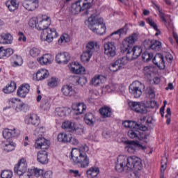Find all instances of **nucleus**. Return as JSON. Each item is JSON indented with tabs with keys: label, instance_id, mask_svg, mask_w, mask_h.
<instances>
[{
	"label": "nucleus",
	"instance_id": "nucleus-32",
	"mask_svg": "<svg viewBox=\"0 0 178 178\" xmlns=\"http://www.w3.org/2000/svg\"><path fill=\"white\" fill-rule=\"evenodd\" d=\"M150 45L149 48L150 49H153V51H161V48H162V43L158 40H152L149 41Z\"/></svg>",
	"mask_w": 178,
	"mask_h": 178
},
{
	"label": "nucleus",
	"instance_id": "nucleus-59",
	"mask_svg": "<svg viewBox=\"0 0 178 178\" xmlns=\"http://www.w3.org/2000/svg\"><path fill=\"white\" fill-rule=\"evenodd\" d=\"M17 108L20 111H22L23 112H26V111H27L28 109V107L25 104H19L18 107H17Z\"/></svg>",
	"mask_w": 178,
	"mask_h": 178
},
{
	"label": "nucleus",
	"instance_id": "nucleus-51",
	"mask_svg": "<svg viewBox=\"0 0 178 178\" xmlns=\"http://www.w3.org/2000/svg\"><path fill=\"white\" fill-rule=\"evenodd\" d=\"M75 74H86V69L83 66H79L76 70L74 72Z\"/></svg>",
	"mask_w": 178,
	"mask_h": 178
},
{
	"label": "nucleus",
	"instance_id": "nucleus-2",
	"mask_svg": "<svg viewBox=\"0 0 178 178\" xmlns=\"http://www.w3.org/2000/svg\"><path fill=\"white\" fill-rule=\"evenodd\" d=\"M51 25V18L46 15H42L41 18L38 20L36 25L37 30L42 31L40 34V39L42 41L47 42H52L54 38L59 36V33L56 32L54 28H49Z\"/></svg>",
	"mask_w": 178,
	"mask_h": 178
},
{
	"label": "nucleus",
	"instance_id": "nucleus-16",
	"mask_svg": "<svg viewBox=\"0 0 178 178\" xmlns=\"http://www.w3.org/2000/svg\"><path fill=\"white\" fill-rule=\"evenodd\" d=\"M72 109L76 112V115H83L87 110V106L84 103H74Z\"/></svg>",
	"mask_w": 178,
	"mask_h": 178
},
{
	"label": "nucleus",
	"instance_id": "nucleus-47",
	"mask_svg": "<svg viewBox=\"0 0 178 178\" xmlns=\"http://www.w3.org/2000/svg\"><path fill=\"white\" fill-rule=\"evenodd\" d=\"M70 41V38H69V35L65 33L62 36H60L58 40V42L63 44V42H69Z\"/></svg>",
	"mask_w": 178,
	"mask_h": 178
},
{
	"label": "nucleus",
	"instance_id": "nucleus-5",
	"mask_svg": "<svg viewBox=\"0 0 178 178\" xmlns=\"http://www.w3.org/2000/svg\"><path fill=\"white\" fill-rule=\"evenodd\" d=\"M134 42H136L135 35L129 36L122 42L121 52H127L129 60L137 59L143 54V49L140 47L136 46L133 47Z\"/></svg>",
	"mask_w": 178,
	"mask_h": 178
},
{
	"label": "nucleus",
	"instance_id": "nucleus-34",
	"mask_svg": "<svg viewBox=\"0 0 178 178\" xmlns=\"http://www.w3.org/2000/svg\"><path fill=\"white\" fill-rule=\"evenodd\" d=\"M146 22L148 24H149V26L151 27H152L154 29V30H155L156 31V33H155V35L156 37H157V35H160L161 31L158 29V25H156L155 22H154V20H152V18H151V17L147 18Z\"/></svg>",
	"mask_w": 178,
	"mask_h": 178
},
{
	"label": "nucleus",
	"instance_id": "nucleus-46",
	"mask_svg": "<svg viewBox=\"0 0 178 178\" xmlns=\"http://www.w3.org/2000/svg\"><path fill=\"white\" fill-rule=\"evenodd\" d=\"M120 69L122 68H120L118 63H116V61L112 63L109 67L111 72H118V70H120Z\"/></svg>",
	"mask_w": 178,
	"mask_h": 178
},
{
	"label": "nucleus",
	"instance_id": "nucleus-53",
	"mask_svg": "<svg viewBox=\"0 0 178 178\" xmlns=\"http://www.w3.org/2000/svg\"><path fill=\"white\" fill-rule=\"evenodd\" d=\"M68 143H70L72 145H79V140L76 138L72 137V135L70 136V140Z\"/></svg>",
	"mask_w": 178,
	"mask_h": 178
},
{
	"label": "nucleus",
	"instance_id": "nucleus-63",
	"mask_svg": "<svg viewBox=\"0 0 178 178\" xmlns=\"http://www.w3.org/2000/svg\"><path fill=\"white\" fill-rule=\"evenodd\" d=\"M42 106L44 109H49L51 104H49V102L47 100L46 102H42Z\"/></svg>",
	"mask_w": 178,
	"mask_h": 178
},
{
	"label": "nucleus",
	"instance_id": "nucleus-41",
	"mask_svg": "<svg viewBox=\"0 0 178 178\" xmlns=\"http://www.w3.org/2000/svg\"><path fill=\"white\" fill-rule=\"evenodd\" d=\"M47 85L49 86V87H50V88H54V87H57L58 79H56V78L55 77H51L48 80Z\"/></svg>",
	"mask_w": 178,
	"mask_h": 178
},
{
	"label": "nucleus",
	"instance_id": "nucleus-14",
	"mask_svg": "<svg viewBox=\"0 0 178 178\" xmlns=\"http://www.w3.org/2000/svg\"><path fill=\"white\" fill-rule=\"evenodd\" d=\"M70 60V54L68 52L58 53L56 56V61L58 65H67Z\"/></svg>",
	"mask_w": 178,
	"mask_h": 178
},
{
	"label": "nucleus",
	"instance_id": "nucleus-31",
	"mask_svg": "<svg viewBox=\"0 0 178 178\" xmlns=\"http://www.w3.org/2000/svg\"><path fill=\"white\" fill-rule=\"evenodd\" d=\"M13 55V50L10 48L3 49V47H0V56L1 58H9Z\"/></svg>",
	"mask_w": 178,
	"mask_h": 178
},
{
	"label": "nucleus",
	"instance_id": "nucleus-56",
	"mask_svg": "<svg viewBox=\"0 0 178 178\" xmlns=\"http://www.w3.org/2000/svg\"><path fill=\"white\" fill-rule=\"evenodd\" d=\"M70 173H71V175H73L74 177H80L81 176L78 170H70Z\"/></svg>",
	"mask_w": 178,
	"mask_h": 178
},
{
	"label": "nucleus",
	"instance_id": "nucleus-1",
	"mask_svg": "<svg viewBox=\"0 0 178 178\" xmlns=\"http://www.w3.org/2000/svg\"><path fill=\"white\" fill-rule=\"evenodd\" d=\"M143 169V163H141V159L136 156H126L120 155L117 159V163L115 165V170L119 173L122 172H131V170H135L138 172Z\"/></svg>",
	"mask_w": 178,
	"mask_h": 178
},
{
	"label": "nucleus",
	"instance_id": "nucleus-64",
	"mask_svg": "<svg viewBox=\"0 0 178 178\" xmlns=\"http://www.w3.org/2000/svg\"><path fill=\"white\" fill-rule=\"evenodd\" d=\"M83 120H84V122L86 123V124H90V114L86 113L85 115Z\"/></svg>",
	"mask_w": 178,
	"mask_h": 178
},
{
	"label": "nucleus",
	"instance_id": "nucleus-13",
	"mask_svg": "<svg viewBox=\"0 0 178 178\" xmlns=\"http://www.w3.org/2000/svg\"><path fill=\"white\" fill-rule=\"evenodd\" d=\"M129 106L131 111L136 112V113H147V107L143 104L138 102H130Z\"/></svg>",
	"mask_w": 178,
	"mask_h": 178
},
{
	"label": "nucleus",
	"instance_id": "nucleus-22",
	"mask_svg": "<svg viewBox=\"0 0 178 178\" xmlns=\"http://www.w3.org/2000/svg\"><path fill=\"white\" fill-rule=\"evenodd\" d=\"M54 60V57L49 54H46L39 58L40 65H51Z\"/></svg>",
	"mask_w": 178,
	"mask_h": 178
},
{
	"label": "nucleus",
	"instance_id": "nucleus-6",
	"mask_svg": "<svg viewBox=\"0 0 178 178\" xmlns=\"http://www.w3.org/2000/svg\"><path fill=\"white\" fill-rule=\"evenodd\" d=\"M35 147L36 149H43L42 152L38 153V161L42 165H47L48 163V152H45V149L49 148V142L45 138H39L36 140L35 143Z\"/></svg>",
	"mask_w": 178,
	"mask_h": 178
},
{
	"label": "nucleus",
	"instance_id": "nucleus-25",
	"mask_svg": "<svg viewBox=\"0 0 178 178\" xmlns=\"http://www.w3.org/2000/svg\"><path fill=\"white\" fill-rule=\"evenodd\" d=\"M106 81V77L102 75H97L92 79L91 83L92 86H99L101 83Z\"/></svg>",
	"mask_w": 178,
	"mask_h": 178
},
{
	"label": "nucleus",
	"instance_id": "nucleus-15",
	"mask_svg": "<svg viewBox=\"0 0 178 178\" xmlns=\"http://www.w3.org/2000/svg\"><path fill=\"white\" fill-rule=\"evenodd\" d=\"M20 132L16 128L10 129H4L3 130V137L6 140H9V138H13L15 137H19Z\"/></svg>",
	"mask_w": 178,
	"mask_h": 178
},
{
	"label": "nucleus",
	"instance_id": "nucleus-60",
	"mask_svg": "<svg viewBox=\"0 0 178 178\" xmlns=\"http://www.w3.org/2000/svg\"><path fill=\"white\" fill-rule=\"evenodd\" d=\"M166 164H167V161H164L163 159H162L161 160V173H163V172H165V170L166 169Z\"/></svg>",
	"mask_w": 178,
	"mask_h": 178
},
{
	"label": "nucleus",
	"instance_id": "nucleus-40",
	"mask_svg": "<svg viewBox=\"0 0 178 178\" xmlns=\"http://www.w3.org/2000/svg\"><path fill=\"white\" fill-rule=\"evenodd\" d=\"M152 58H154V54H152V53L145 51L142 54V59L144 62H149V60H151Z\"/></svg>",
	"mask_w": 178,
	"mask_h": 178
},
{
	"label": "nucleus",
	"instance_id": "nucleus-29",
	"mask_svg": "<svg viewBox=\"0 0 178 178\" xmlns=\"http://www.w3.org/2000/svg\"><path fill=\"white\" fill-rule=\"evenodd\" d=\"M57 140L59 141V143H63L64 144H66L70 141V135H68L64 132L60 133L58 135Z\"/></svg>",
	"mask_w": 178,
	"mask_h": 178
},
{
	"label": "nucleus",
	"instance_id": "nucleus-62",
	"mask_svg": "<svg viewBox=\"0 0 178 178\" xmlns=\"http://www.w3.org/2000/svg\"><path fill=\"white\" fill-rule=\"evenodd\" d=\"M159 17L163 23L168 22V21H166V18H165V14L161 10H159Z\"/></svg>",
	"mask_w": 178,
	"mask_h": 178
},
{
	"label": "nucleus",
	"instance_id": "nucleus-44",
	"mask_svg": "<svg viewBox=\"0 0 178 178\" xmlns=\"http://www.w3.org/2000/svg\"><path fill=\"white\" fill-rule=\"evenodd\" d=\"M76 83H78L79 86H81V87H83V86H85V84H87V78L84 76L80 78H79V76H76Z\"/></svg>",
	"mask_w": 178,
	"mask_h": 178
},
{
	"label": "nucleus",
	"instance_id": "nucleus-45",
	"mask_svg": "<svg viewBox=\"0 0 178 178\" xmlns=\"http://www.w3.org/2000/svg\"><path fill=\"white\" fill-rule=\"evenodd\" d=\"M12 176H13V172L10 170H4L1 174V178H12Z\"/></svg>",
	"mask_w": 178,
	"mask_h": 178
},
{
	"label": "nucleus",
	"instance_id": "nucleus-61",
	"mask_svg": "<svg viewBox=\"0 0 178 178\" xmlns=\"http://www.w3.org/2000/svg\"><path fill=\"white\" fill-rule=\"evenodd\" d=\"M165 59L169 63H170V62H172V60H173V56H172V54H170V53H166Z\"/></svg>",
	"mask_w": 178,
	"mask_h": 178
},
{
	"label": "nucleus",
	"instance_id": "nucleus-24",
	"mask_svg": "<svg viewBox=\"0 0 178 178\" xmlns=\"http://www.w3.org/2000/svg\"><path fill=\"white\" fill-rule=\"evenodd\" d=\"M87 51H83L81 56V60L83 63H88L90 61V42L86 44Z\"/></svg>",
	"mask_w": 178,
	"mask_h": 178
},
{
	"label": "nucleus",
	"instance_id": "nucleus-8",
	"mask_svg": "<svg viewBox=\"0 0 178 178\" xmlns=\"http://www.w3.org/2000/svg\"><path fill=\"white\" fill-rule=\"evenodd\" d=\"M129 90L134 98H140L143 95V90H145V86L138 81H135L129 86Z\"/></svg>",
	"mask_w": 178,
	"mask_h": 178
},
{
	"label": "nucleus",
	"instance_id": "nucleus-3",
	"mask_svg": "<svg viewBox=\"0 0 178 178\" xmlns=\"http://www.w3.org/2000/svg\"><path fill=\"white\" fill-rule=\"evenodd\" d=\"M92 2L90 4V30L98 34L102 35L105 34L106 31V27L104 24V19L99 17V13L97 10V8H95L97 0H91Z\"/></svg>",
	"mask_w": 178,
	"mask_h": 178
},
{
	"label": "nucleus",
	"instance_id": "nucleus-10",
	"mask_svg": "<svg viewBox=\"0 0 178 178\" xmlns=\"http://www.w3.org/2000/svg\"><path fill=\"white\" fill-rule=\"evenodd\" d=\"M62 129L65 131L75 133V134H81L83 129L79 127L77 124L72 121H65L62 124Z\"/></svg>",
	"mask_w": 178,
	"mask_h": 178
},
{
	"label": "nucleus",
	"instance_id": "nucleus-48",
	"mask_svg": "<svg viewBox=\"0 0 178 178\" xmlns=\"http://www.w3.org/2000/svg\"><path fill=\"white\" fill-rule=\"evenodd\" d=\"M56 112L57 113L58 116H60L61 118H63V116H66V108H56Z\"/></svg>",
	"mask_w": 178,
	"mask_h": 178
},
{
	"label": "nucleus",
	"instance_id": "nucleus-17",
	"mask_svg": "<svg viewBox=\"0 0 178 178\" xmlns=\"http://www.w3.org/2000/svg\"><path fill=\"white\" fill-rule=\"evenodd\" d=\"M153 63L158 66L159 69H165V60L163 59V55L161 54H157L153 58Z\"/></svg>",
	"mask_w": 178,
	"mask_h": 178
},
{
	"label": "nucleus",
	"instance_id": "nucleus-54",
	"mask_svg": "<svg viewBox=\"0 0 178 178\" xmlns=\"http://www.w3.org/2000/svg\"><path fill=\"white\" fill-rule=\"evenodd\" d=\"M140 127V124L134 121H129V129H138Z\"/></svg>",
	"mask_w": 178,
	"mask_h": 178
},
{
	"label": "nucleus",
	"instance_id": "nucleus-39",
	"mask_svg": "<svg viewBox=\"0 0 178 178\" xmlns=\"http://www.w3.org/2000/svg\"><path fill=\"white\" fill-rule=\"evenodd\" d=\"M116 34H118L119 35V37H122V35H126V34H127V27L124 26V27L118 29L117 31L112 33L110 35V37H112V35H115Z\"/></svg>",
	"mask_w": 178,
	"mask_h": 178
},
{
	"label": "nucleus",
	"instance_id": "nucleus-43",
	"mask_svg": "<svg viewBox=\"0 0 178 178\" xmlns=\"http://www.w3.org/2000/svg\"><path fill=\"white\" fill-rule=\"evenodd\" d=\"M29 54L33 58H37V56H39L40 54H41V51L38 48L33 47L30 50Z\"/></svg>",
	"mask_w": 178,
	"mask_h": 178
},
{
	"label": "nucleus",
	"instance_id": "nucleus-21",
	"mask_svg": "<svg viewBox=\"0 0 178 178\" xmlns=\"http://www.w3.org/2000/svg\"><path fill=\"white\" fill-rule=\"evenodd\" d=\"M26 123L27 124H32L33 126H38L40 124V117L35 114H32L26 117Z\"/></svg>",
	"mask_w": 178,
	"mask_h": 178
},
{
	"label": "nucleus",
	"instance_id": "nucleus-55",
	"mask_svg": "<svg viewBox=\"0 0 178 178\" xmlns=\"http://www.w3.org/2000/svg\"><path fill=\"white\" fill-rule=\"evenodd\" d=\"M17 60H15L14 62V64L15 66H22L23 65V58L20 56H17Z\"/></svg>",
	"mask_w": 178,
	"mask_h": 178
},
{
	"label": "nucleus",
	"instance_id": "nucleus-37",
	"mask_svg": "<svg viewBox=\"0 0 178 178\" xmlns=\"http://www.w3.org/2000/svg\"><path fill=\"white\" fill-rule=\"evenodd\" d=\"M15 90H16V83L15 82H11L10 84L3 88L4 94H10L13 92Z\"/></svg>",
	"mask_w": 178,
	"mask_h": 178
},
{
	"label": "nucleus",
	"instance_id": "nucleus-26",
	"mask_svg": "<svg viewBox=\"0 0 178 178\" xmlns=\"http://www.w3.org/2000/svg\"><path fill=\"white\" fill-rule=\"evenodd\" d=\"M6 5L10 12H15V10L19 9V1L17 0H11L10 2H7Z\"/></svg>",
	"mask_w": 178,
	"mask_h": 178
},
{
	"label": "nucleus",
	"instance_id": "nucleus-57",
	"mask_svg": "<svg viewBox=\"0 0 178 178\" xmlns=\"http://www.w3.org/2000/svg\"><path fill=\"white\" fill-rule=\"evenodd\" d=\"M18 35H19V38H18L19 41H23V42H26V36L24 35V33H23V32H19Z\"/></svg>",
	"mask_w": 178,
	"mask_h": 178
},
{
	"label": "nucleus",
	"instance_id": "nucleus-50",
	"mask_svg": "<svg viewBox=\"0 0 178 178\" xmlns=\"http://www.w3.org/2000/svg\"><path fill=\"white\" fill-rule=\"evenodd\" d=\"M80 64L77 62L72 63L71 64L70 70L72 73H74L75 70L80 69Z\"/></svg>",
	"mask_w": 178,
	"mask_h": 178
},
{
	"label": "nucleus",
	"instance_id": "nucleus-20",
	"mask_svg": "<svg viewBox=\"0 0 178 178\" xmlns=\"http://www.w3.org/2000/svg\"><path fill=\"white\" fill-rule=\"evenodd\" d=\"M61 91L65 97H73L76 95V91H74L73 87L70 85L63 86Z\"/></svg>",
	"mask_w": 178,
	"mask_h": 178
},
{
	"label": "nucleus",
	"instance_id": "nucleus-35",
	"mask_svg": "<svg viewBox=\"0 0 178 178\" xmlns=\"http://www.w3.org/2000/svg\"><path fill=\"white\" fill-rule=\"evenodd\" d=\"M29 175L35 176V177H40V176L42 178V175H44V170L38 168H31L29 169Z\"/></svg>",
	"mask_w": 178,
	"mask_h": 178
},
{
	"label": "nucleus",
	"instance_id": "nucleus-7",
	"mask_svg": "<svg viewBox=\"0 0 178 178\" xmlns=\"http://www.w3.org/2000/svg\"><path fill=\"white\" fill-rule=\"evenodd\" d=\"M71 12L73 15H77L80 12H83V15H89L90 2H88V0H78L72 3Z\"/></svg>",
	"mask_w": 178,
	"mask_h": 178
},
{
	"label": "nucleus",
	"instance_id": "nucleus-30",
	"mask_svg": "<svg viewBox=\"0 0 178 178\" xmlns=\"http://www.w3.org/2000/svg\"><path fill=\"white\" fill-rule=\"evenodd\" d=\"M99 113L104 118H111L112 116V110L108 106H104L99 109Z\"/></svg>",
	"mask_w": 178,
	"mask_h": 178
},
{
	"label": "nucleus",
	"instance_id": "nucleus-23",
	"mask_svg": "<svg viewBox=\"0 0 178 178\" xmlns=\"http://www.w3.org/2000/svg\"><path fill=\"white\" fill-rule=\"evenodd\" d=\"M49 76V72L46 69L39 70L36 73V79L38 81H41V80H44Z\"/></svg>",
	"mask_w": 178,
	"mask_h": 178
},
{
	"label": "nucleus",
	"instance_id": "nucleus-18",
	"mask_svg": "<svg viewBox=\"0 0 178 178\" xmlns=\"http://www.w3.org/2000/svg\"><path fill=\"white\" fill-rule=\"evenodd\" d=\"M0 38H1V40H0V44H3V45H8L13 42V36L8 33H2L0 35Z\"/></svg>",
	"mask_w": 178,
	"mask_h": 178
},
{
	"label": "nucleus",
	"instance_id": "nucleus-11",
	"mask_svg": "<svg viewBox=\"0 0 178 178\" xmlns=\"http://www.w3.org/2000/svg\"><path fill=\"white\" fill-rule=\"evenodd\" d=\"M125 144H127L125 149L129 152V154H135L137 148H142V149H147L145 146H143L140 145L138 142H136L134 140H127L125 141Z\"/></svg>",
	"mask_w": 178,
	"mask_h": 178
},
{
	"label": "nucleus",
	"instance_id": "nucleus-12",
	"mask_svg": "<svg viewBox=\"0 0 178 178\" xmlns=\"http://www.w3.org/2000/svg\"><path fill=\"white\" fill-rule=\"evenodd\" d=\"M104 54L108 56V58H113L116 56V46H115V42H108L104 44Z\"/></svg>",
	"mask_w": 178,
	"mask_h": 178
},
{
	"label": "nucleus",
	"instance_id": "nucleus-9",
	"mask_svg": "<svg viewBox=\"0 0 178 178\" xmlns=\"http://www.w3.org/2000/svg\"><path fill=\"white\" fill-rule=\"evenodd\" d=\"M14 172L18 175L19 177L25 175H30V171L27 172V162L26 159H22L17 165H15Z\"/></svg>",
	"mask_w": 178,
	"mask_h": 178
},
{
	"label": "nucleus",
	"instance_id": "nucleus-38",
	"mask_svg": "<svg viewBox=\"0 0 178 178\" xmlns=\"http://www.w3.org/2000/svg\"><path fill=\"white\" fill-rule=\"evenodd\" d=\"M129 58H127V53L126 57H122L121 58L118 59L115 62L118 64L119 67L121 69H123L126 65H127V63L129 62Z\"/></svg>",
	"mask_w": 178,
	"mask_h": 178
},
{
	"label": "nucleus",
	"instance_id": "nucleus-33",
	"mask_svg": "<svg viewBox=\"0 0 178 178\" xmlns=\"http://www.w3.org/2000/svg\"><path fill=\"white\" fill-rule=\"evenodd\" d=\"M2 147H3V149L6 151V152H10L12 151H15V148H16V144H15L13 142L8 143L3 142Z\"/></svg>",
	"mask_w": 178,
	"mask_h": 178
},
{
	"label": "nucleus",
	"instance_id": "nucleus-58",
	"mask_svg": "<svg viewBox=\"0 0 178 178\" xmlns=\"http://www.w3.org/2000/svg\"><path fill=\"white\" fill-rule=\"evenodd\" d=\"M42 178H52V171L49 170L43 173Z\"/></svg>",
	"mask_w": 178,
	"mask_h": 178
},
{
	"label": "nucleus",
	"instance_id": "nucleus-27",
	"mask_svg": "<svg viewBox=\"0 0 178 178\" xmlns=\"http://www.w3.org/2000/svg\"><path fill=\"white\" fill-rule=\"evenodd\" d=\"M23 6L26 9V10H35V9L38 8V1H32L29 3L25 2L23 3Z\"/></svg>",
	"mask_w": 178,
	"mask_h": 178
},
{
	"label": "nucleus",
	"instance_id": "nucleus-36",
	"mask_svg": "<svg viewBox=\"0 0 178 178\" xmlns=\"http://www.w3.org/2000/svg\"><path fill=\"white\" fill-rule=\"evenodd\" d=\"M128 136L129 138L140 140L141 137V133L138 130L131 129L128 131Z\"/></svg>",
	"mask_w": 178,
	"mask_h": 178
},
{
	"label": "nucleus",
	"instance_id": "nucleus-42",
	"mask_svg": "<svg viewBox=\"0 0 178 178\" xmlns=\"http://www.w3.org/2000/svg\"><path fill=\"white\" fill-rule=\"evenodd\" d=\"M90 175L92 178L97 177L99 175V168L97 167H92L90 169Z\"/></svg>",
	"mask_w": 178,
	"mask_h": 178
},
{
	"label": "nucleus",
	"instance_id": "nucleus-28",
	"mask_svg": "<svg viewBox=\"0 0 178 178\" xmlns=\"http://www.w3.org/2000/svg\"><path fill=\"white\" fill-rule=\"evenodd\" d=\"M99 51V44H98V42L97 41H90V57L93 54H97Z\"/></svg>",
	"mask_w": 178,
	"mask_h": 178
},
{
	"label": "nucleus",
	"instance_id": "nucleus-19",
	"mask_svg": "<svg viewBox=\"0 0 178 178\" xmlns=\"http://www.w3.org/2000/svg\"><path fill=\"white\" fill-rule=\"evenodd\" d=\"M28 92H30V85L29 83H24L19 88L17 94L21 98H26Z\"/></svg>",
	"mask_w": 178,
	"mask_h": 178
},
{
	"label": "nucleus",
	"instance_id": "nucleus-52",
	"mask_svg": "<svg viewBox=\"0 0 178 178\" xmlns=\"http://www.w3.org/2000/svg\"><path fill=\"white\" fill-rule=\"evenodd\" d=\"M36 134H38L39 136H42L45 133V127H38L35 129Z\"/></svg>",
	"mask_w": 178,
	"mask_h": 178
},
{
	"label": "nucleus",
	"instance_id": "nucleus-4",
	"mask_svg": "<svg viewBox=\"0 0 178 178\" xmlns=\"http://www.w3.org/2000/svg\"><path fill=\"white\" fill-rule=\"evenodd\" d=\"M88 151H90V147L87 145H83L79 148H73L71 152V161L79 168H88L90 165Z\"/></svg>",
	"mask_w": 178,
	"mask_h": 178
},
{
	"label": "nucleus",
	"instance_id": "nucleus-49",
	"mask_svg": "<svg viewBox=\"0 0 178 178\" xmlns=\"http://www.w3.org/2000/svg\"><path fill=\"white\" fill-rule=\"evenodd\" d=\"M38 23V19L37 18H31L29 22V26L35 27V29H37Z\"/></svg>",
	"mask_w": 178,
	"mask_h": 178
}]
</instances>
